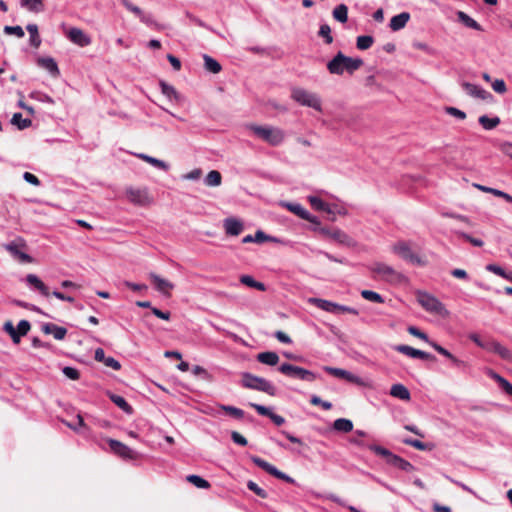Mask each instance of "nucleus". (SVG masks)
<instances>
[{
    "label": "nucleus",
    "instance_id": "obj_44",
    "mask_svg": "<svg viewBox=\"0 0 512 512\" xmlns=\"http://www.w3.org/2000/svg\"><path fill=\"white\" fill-rule=\"evenodd\" d=\"M111 401L117 405L120 409H122L126 413H132V407L127 403V401L119 395L112 394L110 396Z\"/></svg>",
    "mask_w": 512,
    "mask_h": 512
},
{
    "label": "nucleus",
    "instance_id": "obj_60",
    "mask_svg": "<svg viewBox=\"0 0 512 512\" xmlns=\"http://www.w3.org/2000/svg\"><path fill=\"white\" fill-rule=\"evenodd\" d=\"M403 443L409 445L415 449L424 451L427 449V445L420 440L407 438L403 440Z\"/></svg>",
    "mask_w": 512,
    "mask_h": 512
},
{
    "label": "nucleus",
    "instance_id": "obj_26",
    "mask_svg": "<svg viewBox=\"0 0 512 512\" xmlns=\"http://www.w3.org/2000/svg\"><path fill=\"white\" fill-rule=\"evenodd\" d=\"M38 64L46 69L51 75L58 76L59 69L56 61L51 57H44L38 59Z\"/></svg>",
    "mask_w": 512,
    "mask_h": 512
},
{
    "label": "nucleus",
    "instance_id": "obj_5",
    "mask_svg": "<svg viewBox=\"0 0 512 512\" xmlns=\"http://www.w3.org/2000/svg\"><path fill=\"white\" fill-rule=\"evenodd\" d=\"M241 383L245 388L261 391L267 393L270 396H274L276 394V388L270 381L248 372H244L242 374Z\"/></svg>",
    "mask_w": 512,
    "mask_h": 512
},
{
    "label": "nucleus",
    "instance_id": "obj_45",
    "mask_svg": "<svg viewBox=\"0 0 512 512\" xmlns=\"http://www.w3.org/2000/svg\"><path fill=\"white\" fill-rule=\"evenodd\" d=\"M374 42V39L370 35H362L357 37L356 47L359 50H367L369 49Z\"/></svg>",
    "mask_w": 512,
    "mask_h": 512
},
{
    "label": "nucleus",
    "instance_id": "obj_19",
    "mask_svg": "<svg viewBox=\"0 0 512 512\" xmlns=\"http://www.w3.org/2000/svg\"><path fill=\"white\" fill-rule=\"evenodd\" d=\"M243 228V223L234 217L224 220V229L227 235L238 236L243 231Z\"/></svg>",
    "mask_w": 512,
    "mask_h": 512
},
{
    "label": "nucleus",
    "instance_id": "obj_39",
    "mask_svg": "<svg viewBox=\"0 0 512 512\" xmlns=\"http://www.w3.org/2000/svg\"><path fill=\"white\" fill-rule=\"evenodd\" d=\"M335 20L345 23L348 20V7L345 4H339L332 12Z\"/></svg>",
    "mask_w": 512,
    "mask_h": 512
},
{
    "label": "nucleus",
    "instance_id": "obj_12",
    "mask_svg": "<svg viewBox=\"0 0 512 512\" xmlns=\"http://www.w3.org/2000/svg\"><path fill=\"white\" fill-rule=\"evenodd\" d=\"M128 200L139 206H146L151 203V198L146 189L128 188L126 190Z\"/></svg>",
    "mask_w": 512,
    "mask_h": 512
},
{
    "label": "nucleus",
    "instance_id": "obj_58",
    "mask_svg": "<svg viewBox=\"0 0 512 512\" xmlns=\"http://www.w3.org/2000/svg\"><path fill=\"white\" fill-rule=\"evenodd\" d=\"M445 112L459 120H464L466 118V113L456 107H445Z\"/></svg>",
    "mask_w": 512,
    "mask_h": 512
},
{
    "label": "nucleus",
    "instance_id": "obj_7",
    "mask_svg": "<svg viewBox=\"0 0 512 512\" xmlns=\"http://www.w3.org/2000/svg\"><path fill=\"white\" fill-rule=\"evenodd\" d=\"M416 297L418 303L425 309L427 312L437 314L440 316H447L449 314L448 310L445 308L444 304L438 300L435 296L424 292L417 291Z\"/></svg>",
    "mask_w": 512,
    "mask_h": 512
},
{
    "label": "nucleus",
    "instance_id": "obj_42",
    "mask_svg": "<svg viewBox=\"0 0 512 512\" xmlns=\"http://www.w3.org/2000/svg\"><path fill=\"white\" fill-rule=\"evenodd\" d=\"M161 92L163 95L168 97L169 99H174L176 101L180 100L179 93L175 90V88L163 81L160 82Z\"/></svg>",
    "mask_w": 512,
    "mask_h": 512
},
{
    "label": "nucleus",
    "instance_id": "obj_50",
    "mask_svg": "<svg viewBox=\"0 0 512 512\" xmlns=\"http://www.w3.org/2000/svg\"><path fill=\"white\" fill-rule=\"evenodd\" d=\"M318 36L323 38L324 42L326 44H331L333 42V37L331 35V28L326 23L320 25V28H319V31H318Z\"/></svg>",
    "mask_w": 512,
    "mask_h": 512
},
{
    "label": "nucleus",
    "instance_id": "obj_37",
    "mask_svg": "<svg viewBox=\"0 0 512 512\" xmlns=\"http://www.w3.org/2000/svg\"><path fill=\"white\" fill-rule=\"evenodd\" d=\"M140 159L146 161L147 163L151 164L152 166L159 168L161 170L167 171L169 169V165L157 158L151 157L146 154H138L137 155Z\"/></svg>",
    "mask_w": 512,
    "mask_h": 512
},
{
    "label": "nucleus",
    "instance_id": "obj_15",
    "mask_svg": "<svg viewBox=\"0 0 512 512\" xmlns=\"http://www.w3.org/2000/svg\"><path fill=\"white\" fill-rule=\"evenodd\" d=\"M108 444L110 449L118 456L124 459H134L135 452L122 442L114 439H109Z\"/></svg>",
    "mask_w": 512,
    "mask_h": 512
},
{
    "label": "nucleus",
    "instance_id": "obj_53",
    "mask_svg": "<svg viewBox=\"0 0 512 512\" xmlns=\"http://www.w3.org/2000/svg\"><path fill=\"white\" fill-rule=\"evenodd\" d=\"M4 33L7 35H15L18 38L24 37L25 33L21 26H5L3 29Z\"/></svg>",
    "mask_w": 512,
    "mask_h": 512
},
{
    "label": "nucleus",
    "instance_id": "obj_63",
    "mask_svg": "<svg viewBox=\"0 0 512 512\" xmlns=\"http://www.w3.org/2000/svg\"><path fill=\"white\" fill-rule=\"evenodd\" d=\"M469 339L471 341H473L477 346H479L480 348H483V349H486L488 350L489 348V341L488 342H484L480 339V336L477 334V333H471L469 334Z\"/></svg>",
    "mask_w": 512,
    "mask_h": 512
},
{
    "label": "nucleus",
    "instance_id": "obj_29",
    "mask_svg": "<svg viewBox=\"0 0 512 512\" xmlns=\"http://www.w3.org/2000/svg\"><path fill=\"white\" fill-rule=\"evenodd\" d=\"M309 302L314 304L316 307L330 313L336 312V305L337 303L321 299V298H310Z\"/></svg>",
    "mask_w": 512,
    "mask_h": 512
},
{
    "label": "nucleus",
    "instance_id": "obj_57",
    "mask_svg": "<svg viewBox=\"0 0 512 512\" xmlns=\"http://www.w3.org/2000/svg\"><path fill=\"white\" fill-rule=\"evenodd\" d=\"M429 345L435 350L437 351L439 354L443 355L444 357L448 358L450 361L452 360V358L454 357L453 354H451L446 348L442 347L441 345H439L438 343H436L435 341H432V342H429Z\"/></svg>",
    "mask_w": 512,
    "mask_h": 512
},
{
    "label": "nucleus",
    "instance_id": "obj_17",
    "mask_svg": "<svg viewBox=\"0 0 512 512\" xmlns=\"http://www.w3.org/2000/svg\"><path fill=\"white\" fill-rule=\"evenodd\" d=\"M149 277L152 280L156 290L164 295H169L170 290L174 288L173 283L169 282L168 280L160 277L155 273H150Z\"/></svg>",
    "mask_w": 512,
    "mask_h": 512
},
{
    "label": "nucleus",
    "instance_id": "obj_56",
    "mask_svg": "<svg viewBox=\"0 0 512 512\" xmlns=\"http://www.w3.org/2000/svg\"><path fill=\"white\" fill-rule=\"evenodd\" d=\"M310 403L316 406H321L324 410H330L332 403L322 400L319 396L313 395L310 399Z\"/></svg>",
    "mask_w": 512,
    "mask_h": 512
},
{
    "label": "nucleus",
    "instance_id": "obj_25",
    "mask_svg": "<svg viewBox=\"0 0 512 512\" xmlns=\"http://www.w3.org/2000/svg\"><path fill=\"white\" fill-rule=\"evenodd\" d=\"M26 281L29 285L37 289L43 296L48 297L50 295L48 287L35 274H28L26 276Z\"/></svg>",
    "mask_w": 512,
    "mask_h": 512
},
{
    "label": "nucleus",
    "instance_id": "obj_2",
    "mask_svg": "<svg viewBox=\"0 0 512 512\" xmlns=\"http://www.w3.org/2000/svg\"><path fill=\"white\" fill-rule=\"evenodd\" d=\"M247 128L258 138L265 141L271 146L280 145L285 139V132L273 126H261L256 124H250Z\"/></svg>",
    "mask_w": 512,
    "mask_h": 512
},
{
    "label": "nucleus",
    "instance_id": "obj_62",
    "mask_svg": "<svg viewBox=\"0 0 512 512\" xmlns=\"http://www.w3.org/2000/svg\"><path fill=\"white\" fill-rule=\"evenodd\" d=\"M492 88L495 92L499 94H504L507 91V86L504 80L502 79H496L492 83Z\"/></svg>",
    "mask_w": 512,
    "mask_h": 512
},
{
    "label": "nucleus",
    "instance_id": "obj_14",
    "mask_svg": "<svg viewBox=\"0 0 512 512\" xmlns=\"http://www.w3.org/2000/svg\"><path fill=\"white\" fill-rule=\"evenodd\" d=\"M67 37L71 42L80 47H86L92 42L91 38L82 29L76 27L69 29Z\"/></svg>",
    "mask_w": 512,
    "mask_h": 512
},
{
    "label": "nucleus",
    "instance_id": "obj_55",
    "mask_svg": "<svg viewBox=\"0 0 512 512\" xmlns=\"http://www.w3.org/2000/svg\"><path fill=\"white\" fill-rule=\"evenodd\" d=\"M407 330H408V332H409L411 335H413V336H415V337H417V338H419V339H421V340H423V341L427 342L428 344H429V342H432V340H430V339H429V337H428V335H427L426 333H424V332L420 331V330H419L417 327H415V326H409Z\"/></svg>",
    "mask_w": 512,
    "mask_h": 512
},
{
    "label": "nucleus",
    "instance_id": "obj_9",
    "mask_svg": "<svg viewBox=\"0 0 512 512\" xmlns=\"http://www.w3.org/2000/svg\"><path fill=\"white\" fill-rule=\"evenodd\" d=\"M278 370L288 377L299 379L306 382H313L317 378V375L314 372L289 363L281 364Z\"/></svg>",
    "mask_w": 512,
    "mask_h": 512
},
{
    "label": "nucleus",
    "instance_id": "obj_11",
    "mask_svg": "<svg viewBox=\"0 0 512 512\" xmlns=\"http://www.w3.org/2000/svg\"><path fill=\"white\" fill-rule=\"evenodd\" d=\"M251 461L257 465L258 467H260L261 469H263L264 471H266L267 473H269L270 475L278 478V479H281V480H284L288 483H293L294 480L288 476L287 474L279 471L275 466H273L272 464L268 463L267 461L263 460L262 458L258 457V456H251L250 457Z\"/></svg>",
    "mask_w": 512,
    "mask_h": 512
},
{
    "label": "nucleus",
    "instance_id": "obj_24",
    "mask_svg": "<svg viewBox=\"0 0 512 512\" xmlns=\"http://www.w3.org/2000/svg\"><path fill=\"white\" fill-rule=\"evenodd\" d=\"M409 19L410 14L408 12H402L391 18L389 27L392 31H399L406 26Z\"/></svg>",
    "mask_w": 512,
    "mask_h": 512
},
{
    "label": "nucleus",
    "instance_id": "obj_49",
    "mask_svg": "<svg viewBox=\"0 0 512 512\" xmlns=\"http://www.w3.org/2000/svg\"><path fill=\"white\" fill-rule=\"evenodd\" d=\"M187 481L195 485L197 488L208 489L210 483L198 475H188Z\"/></svg>",
    "mask_w": 512,
    "mask_h": 512
},
{
    "label": "nucleus",
    "instance_id": "obj_4",
    "mask_svg": "<svg viewBox=\"0 0 512 512\" xmlns=\"http://www.w3.org/2000/svg\"><path fill=\"white\" fill-rule=\"evenodd\" d=\"M391 250L404 261L418 266L426 265V261L413 251L412 244L409 241H398L392 245Z\"/></svg>",
    "mask_w": 512,
    "mask_h": 512
},
{
    "label": "nucleus",
    "instance_id": "obj_23",
    "mask_svg": "<svg viewBox=\"0 0 512 512\" xmlns=\"http://www.w3.org/2000/svg\"><path fill=\"white\" fill-rule=\"evenodd\" d=\"M307 199H308L310 205L312 206V208L317 211H323V212H327L329 214L335 213V211H336L335 210L336 206L332 207L331 205L324 202L321 198H319L317 196L310 195V196H308Z\"/></svg>",
    "mask_w": 512,
    "mask_h": 512
},
{
    "label": "nucleus",
    "instance_id": "obj_34",
    "mask_svg": "<svg viewBox=\"0 0 512 512\" xmlns=\"http://www.w3.org/2000/svg\"><path fill=\"white\" fill-rule=\"evenodd\" d=\"M458 20L463 23L466 27H469L471 29L482 31V27L480 24H478L473 18H471L469 15H467L463 11H459L457 13Z\"/></svg>",
    "mask_w": 512,
    "mask_h": 512
},
{
    "label": "nucleus",
    "instance_id": "obj_18",
    "mask_svg": "<svg viewBox=\"0 0 512 512\" xmlns=\"http://www.w3.org/2000/svg\"><path fill=\"white\" fill-rule=\"evenodd\" d=\"M462 87L466 91L467 94H469L470 96H472L474 98H479V99L484 100V99L492 97L489 92L484 90L479 85L472 84L469 82H463Z\"/></svg>",
    "mask_w": 512,
    "mask_h": 512
},
{
    "label": "nucleus",
    "instance_id": "obj_40",
    "mask_svg": "<svg viewBox=\"0 0 512 512\" xmlns=\"http://www.w3.org/2000/svg\"><path fill=\"white\" fill-rule=\"evenodd\" d=\"M240 282L248 287L255 288L259 291L266 290V287L262 282L254 280V278L250 275H242L240 277Z\"/></svg>",
    "mask_w": 512,
    "mask_h": 512
},
{
    "label": "nucleus",
    "instance_id": "obj_47",
    "mask_svg": "<svg viewBox=\"0 0 512 512\" xmlns=\"http://www.w3.org/2000/svg\"><path fill=\"white\" fill-rule=\"evenodd\" d=\"M12 124L17 125L19 129H25L31 126L32 121L28 118H23L21 113H15L12 116Z\"/></svg>",
    "mask_w": 512,
    "mask_h": 512
},
{
    "label": "nucleus",
    "instance_id": "obj_46",
    "mask_svg": "<svg viewBox=\"0 0 512 512\" xmlns=\"http://www.w3.org/2000/svg\"><path fill=\"white\" fill-rule=\"evenodd\" d=\"M222 411L227 413L228 415L236 418V419H242L245 415L244 411L240 408L230 406V405H220L219 406Z\"/></svg>",
    "mask_w": 512,
    "mask_h": 512
},
{
    "label": "nucleus",
    "instance_id": "obj_22",
    "mask_svg": "<svg viewBox=\"0 0 512 512\" xmlns=\"http://www.w3.org/2000/svg\"><path fill=\"white\" fill-rule=\"evenodd\" d=\"M42 331L45 334H52L56 340H63L67 334V329L57 326L53 323H45L42 325Z\"/></svg>",
    "mask_w": 512,
    "mask_h": 512
},
{
    "label": "nucleus",
    "instance_id": "obj_30",
    "mask_svg": "<svg viewBox=\"0 0 512 512\" xmlns=\"http://www.w3.org/2000/svg\"><path fill=\"white\" fill-rule=\"evenodd\" d=\"M21 6L30 12L39 13L44 11V0H21Z\"/></svg>",
    "mask_w": 512,
    "mask_h": 512
},
{
    "label": "nucleus",
    "instance_id": "obj_31",
    "mask_svg": "<svg viewBox=\"0 0 512 512\" xmlns=\"http://www.w3.org/2000/svg\"><path fill=\"white\" fill-rule=\"evenodd\" d=\"M281 205L301 219L308 218V211L299 203L282 202Z\"/></svg>",
    "mask_w": 512,
    "mask_h": 512
},
{
    "label": "nucleus",
    "instance_id": "obj_35",
    "mask_svg": "<svg viewBox=\"0 0 512 512\" xmlns=\"http://www.w3.org/2000/svg\"><path fill=\"white\" fill-rule=\"evenodd\" d=\"M27 31L30 34V45L34 48H38L41 45V38L38 32V27L36 24H28L26 26Z\"/></svg>",
    "mask_w": 512,
    "mask_h": 512
},
{
    "label": "nucleus",
    "instance_id": "obj_3",
    "mask_svg": "<svg viewBox=\"0 0 512 512\" xmlns=\"http://www.w3.org/2000/svg\"><path fill=\"white\" fill-rule=\"evenodd\" d=\"M367 447L378 456L385 458L386 463L391 466L397 467L398 469L405 472H412L414 470V466L409 461L396 454H393L387 448L375 444L369 445Z\"/></svg>",
    "mask_w": 512,
    "mask_h": 512
},
{
    "label": "nucleus",
    "instance_id": "obj_64",
    "mask_svg": "<svg viewBox=\"0 0 512 512\" xmlns=\"http://www.w3.org/2000/svg\"><path fill=\"white\" fill-rule=\"evenodd\" d=\"M121 2L127 10L136 16H139L142 13V10L138 6L132 4L129 0H121Z\"/></svg>",
    "mask_w": 512,
    "mask_h": 512
},
{
    "label": "nucleus",
    "instance_id": "obj_8",
    "mask_svg": "<svg viewBox=\"0 0 512 512\" xmlns=\"http://www.w3.org/2000/svg\"><path fill=\"white\" fill-rule=\"evenodd\" d=\"M371 271L389 283L398 284L406 280L402 273L382 262L374 263L371 267Z\"/></svg>",
    "mask_w": 512,
    "mask_h": 512
},
{
    "label": "nucleus",
    "instance_id": "obj_32",
    "mask_svg": "<svg viewBox=\"0 0 512 512\" xmlns=\"http://www.w3.org/2000/svg\"><path fill=\"white\" fill-rule=\"evenodd\" d=\"M474 186L483 191V192H486V193H491L492 195L494 196H497V197H501L503 198L505 201L509 202V203H512V196L504 191H501V190H498V189H495V188H491V187H487V186H483V185H480V184H474Z\"/></svg>",
    "mask_w": 512,
    "mask_h": 512
},
{
    "label": "nucleus",
    "instance_id": "obj_51",
    "mask_svg": "<svg viewBox=\"0 0 512 512\" xmlns=\"http://www.w3.org/2000/svg\"><path fill=\"white\" fill-rule=\"evenodd\" d=\"M455 234L457 235L458 238L463 239V240L471 243L475 247H481L484 244V242L481 239L474 238V237H472L471 235H469V234H467L465 232L457 231Z\"/></svg>",
    "mask_w": 512,
    "mask_h": 512
},
{
    "label": "nucleus",
    "instance_id": "obj_27",
    "mask_svg": "<svg viewBox=\"0 0 512 512\" xmlns=\"http://www.w3.org/2000/svg\"><path fill=\"white\" fill-rule=\"evenodd\" d=\"M257 360L269 366H275L279 363V356L276 352L267 351L257 355Z\"/></svg>",
    "mask_w": 512,
    "mask_h": 512
},
{
    "label": "nucleus",
    "instance_id": "obj_28",
    "mask_svg": "<svg viewBox=\"0 0 512 512\" xmlns=\"http://www.w3.org/2000/svg\"><path fill=\"white\" fill-rule=\"evenodd\" d=\"M390 395L408 401L410 400V392L403 384H394L391 386Z\"/></svg>",
    "mask_w": 512,
    "mask_h": 512
},
{
    "label": "nucleus",
    "instance_id": "obj_41",
    "mask_svg": "<svg viewBox=\"0 0 512 512\" xmlns=\"http://www.w3.org/2000/svg\"><path fill=\"white\" fill-rule=\"evenodd\" d=\"M203 59H204V66L207 71L212 72L214 74L219 73L221 71V65L214 58L205 54L203 56Z\"/></svg>",
    "mask_w": 512,
    "mask_h": 512
},
{
    "label": "nucleus",
    "instance_id": "obj_6",
    "mask_svg": "<svg viewBox=\"0 0 512 512\" xmlns=\"http://www.w3.org/2000/svg\"><path fill=\"white\" fill-rule=\"evenodd\" d=\"M291 98L298 104L322 111V103L318 94L310 92L300 87H294L291 90Z\"/></svg>",
    "mask_w": 512,
    "mask_h": 512
},
{
    "label": "nucleus",
    "instance_id": "obj_48",
    "mask_svg": "<svg viewBox=\"0 0 512 512\" xmlns=\"http://www.w3.org/2000/svg\"><path fill=\"white\" fill-rule=\"evenodd\" d=\"M361 296L368 301L382 304L384 303V298L377 292L371 290H362Z\"/></svg>",
    "mask_w": 512,
    "mask_h": 512
},
{
    "label": "nucleus",
    "instance_id": "obj_20",
    "mask_svg": "<svg viewBox=\"0 0 512 512\" xmlns=\"http://www.w3.org/2000/svg\"><path fill=\"white\" fill-rule=\"evenodd\" d=\"M5 249L14 257L17 258L22 263H32L33 258L25 253L20 251L18 244L11 242L5 245Z\"/></svg>",
    "mask_w": 512,
    "mask_h": 512
},
{
    "label": "nucleus",
    "instance_id": "obj_43",
    "mask_svg": "<svg viewBox=\"0 0 512 512\" xmlns=\"http://www.w3.org/2000/svg\"><path fill=\"white\" fill-rule=\"evenodd\" d=\"M486 269L512 282V271L506 272L502 267L496 264H489L486 266Z\"/></svg>",
    "mask_w": 512,
    "mask_h": 512
},
{
    "label": "nucleus",
    "instance_id": "obj_13",
    "mask_svg": "<svg viewBox=\"0 0 512 512\" xmlns=\"http://www.w3.org/2000/svg\"><path fill=\"white\" fill-rule=\"evenodd\" d=\"M324 370L329 373L330 375L334 376V377H337V378H340V379H344L350 383H354V384H357V385H363L364 382L363 380L358 377L357 375L345 370V369H342V368H336V367H330V366H325L324 367Z\"/></svg>",
    "mask_w": 512,
    "mask_h": 512
},
{
    "label": "nucleus",
    "instance_id": "obj_52",
    "mask_svg": "<svg viewBox=\"0 0 512 512\" xmlns=\"http://www.w3.org/2000/svg\"><path fill=\"white\" fill-rule=\"evenodd\" d=\"M31 328L30 322L27 320H21L16 328V334L18 337V343H20V339L22 336H25Z\"/></svg>",
    "mask_w": 512,
    "mask_h": 512
},
{
    "label": "nucleus",
    "instance_id": "obj_21",
    "mask_svg": "<svg viewBox=\"0 0 512 512\" xmlns=\"http://www.w3.org/2000/svg\"><path fill=\"white\" fill-rule=\"evenodd\" d=\"M488 351L498 354L502 359L512 363V351L497 341H489Z\"/></svg>",
    "mask_w": 512,
    "mask_h": 512
},
{
    "label": "nucleus",
    "instance_id": "obj_54",
    "mask_svg": "<svg viewBox=\"0 0 512 512\" xmlns=\"http://www.w3.org/2000/svg\"><path fill=\"white\" fill-rule=\"evenodd\" d=\"M3 330L8 333L15 344H18V337L16 334V328L13 326L11 321H7L3 325Z\"/></svg>",
    "mask_w": 512,
    "mask_h": 512
},
{
    "label": "nucleus",
    "instance_id": "obj_1",
    "mask_svg": "<svg viewBox=\"0 0 512 512\" xmlns=\"http://www.w3.org/2000/svg\"><path fill=\"white\" fill-rule=\"evenodd\" d=\"M363 65L361 58H352L338 52L332 60L327 63V69L331 74L342 75L344 71L353 74Z\"/></svg>",
    "mask_w": 512,
    "mask_h": 512
},
{
    "label": "nucleus",
    "instance_id": "obj_16",
    "mask_svg": "<svg viewBox=\"0 0 512 512\" xmlns=\"http://www.w3.org/2000/svg\"><path fill=\"white\" fill-rule=\"evenodd\" d=\"M395 350L411 358H419L422 360L434 359L431 354L408 345H398L395 347Z\"/></svg>",
    "mask_w": 512,
    "mask_h": 512
},
{
    "label": "nucleus",
    "instance_id": "obj_33",
    "mask_svg": "<svg viewBox=\"0 0 512 512\" xmlns=\"http://www.w3.org/2000/svg\"><path fill=\"white\" fill-rule=\"evenodd\" d=\"M333 429L338 432L348 433L353 430V423L346 418H338L333 422Z\"/></svg>",
    "mask_w": 512,
    "mask_h": 512
},
{
    "label": "nucleus",
    "instance_id": "obj_36",
    "mask_svg": "<svg viewBox=\"0 0 512 512\" xmlns=\"http://www.w3.org/2000/svg\"><path fill=\"white\" fill-rule=\"evenodd\" d=\"M478 121L485 130H492L500 124V118L497 116L490 118L487 115H482Z\"/></svg>",
    "mask_w": 512,
    "mask_h": 512
},
{
    "label": "nucleus",
    "instance_id": "obj_61",
    "mask_svg": "<svg viewBox=\"0 0 512 512\" xmlns=\"http://www.w3.org/2000/svg\"><path fill=\"white\" fill-rule=\"evenodd\" d=\"M62 372L67 378L71 380H78L80 378V373L76 368L65 366L62 369Z\"/></svg>",
    "mask_w": 512,
    "mask_h": 512
},
{
    "label": "nucleus",
    "instance_id": "obj_59",
    "mask_svg": "<svg viewBox=\"0 0 512 512\" xmlns=\"http://www.w3.org/2000/svg\"><path fill=\"white\" fill-rule=\"evenodd\" d=\"M247 487L249 490L253 491L256 495H258L261 498H267L268 494L267 492L260 488L254 481H248Z\"/></svg>",
    "mask_w": 512,
    "mask_h": 512
},
{
    "label": "nucleus",
    "instance_id": "obj_38",
    "mask_svg": "<svg viewBox=\"0 0 512 512\" xmlns=\"http://www.w3.org/2000/svg\"><path fill=\"white\" fill-rule=\"evenodd\" d=\"M221 181L222 176L217 170L210 171L204 179L205 185L209 187H217L221 184Z\"/></svg>",
    "mask_w": 512,
    "mask_h": 512
},
{
    "label": "nucleus",
    "instance_id": "obj_10",
    "mask_svg": "<svg viewBox=\"0 0 512 512\" xmlns=\"http://www.w3.org/2000/svg\"><path fill=\"white\" fill-rule=\"evenodd\" d=\"M319 233L339 244L348 247H352L355 245V241L353 240V238H351L347 233L338 228L330 229L323 227L319 229Z\"/></svg>",
    "mask_w": 512,
    "mask_h": 512
}]
</instances>
